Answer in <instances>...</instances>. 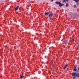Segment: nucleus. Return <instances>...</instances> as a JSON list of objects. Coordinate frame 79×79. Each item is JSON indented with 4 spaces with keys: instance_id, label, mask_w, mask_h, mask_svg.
<instances>
[{
    "instance_id": "f257e3e1",
    "label": "nucleus",
    "mask_w": 79,
    "mask_h": 79,
    "mask_svg": "<svg viewBox=\"0 0 79 79\" xmlns=\"http://www.w3.org/2000/svg\"><path fill=\"white\" fill-rule=\"evenodd\" d=\"M55 3L56 4H59V5L60 7L62 6L63 5H64V4H61V3H60V2H56Z\"/></svg>"
},
{
    "instance_id": "f03ea898",
    "label": "nucleus",
    "mask_w": 79,
    "mask_h": 79,
    "mask_svg": "<svg viewBox=\"0 0 79 79\" xmlns=\"http://www.w3.org/2000/svg\"><path fill=\"white\" fill-rule=\"evenodd\" d=\"M76 73L75 72V73H72V76H75L76 75Z\"/></svg>"
},
{
    "instance_id": "7ed1b4c3",
    "label": "nucleus",
    "mask_w": 79,
    "mask_h": 79,
    "mask_svg": "<svg viewBox=\"0 0 79 79\" xmlns=\"http://www.w3.org/2000/svg\"><path fill=\"white\" fill-rule=\"evenodd\" d=\"M76 66H74V67L73 69V70L74 71H76L77 70V69H76Z\"/></svg>"
},
{
    "instance_id": "20e7f679",
    "label": "nucleus",
    "mask_w": 79,
    "mask_h": 79,
    "mask_svg": "<svg viewBox=\"0 0 79 79\" xmlns=\"http://www.w3.org/2000/svg\"><path fill=\"white\" fill-rule=\"evenodd\" d=\"M19 6H17L16 7L15 9V11H16L17 10H18V8H19Z\"/></svg>"
},
{
    "instance_id": "39448f33",
    "label": "nucleus",
    "mask_w": 79,
    "mask_h": 79,
    "mask_svg": "<svg viewBox=\"0 0 79 79\" xmlns=\"http://www.w3.org/2000/svg\"><path fill=\"white\" fill-rule=\"evenodd\" d=\"M65 2H68V0H64L62 1L63 3H64Z\"/></svg>"
},
{
    "instance_id": "423d86ee",
    "label": "nucleus",
    "mask_w": 79,
    "mask_h": 79,
    "mask_svg": "<svg viewBox=\"0 0 79 79\" xmlns=\"http://www.w3.org/2000/svg\"><path fill=\"white\" fill-rule=\"evenodd\" d=\"M49 17H52L53 16V14H51L49 15Z\"/></svg>"
},
{
    "instance_id": "0eeeda50",
    "label": "nucleus",
    "mask_w": 79,
    "mask_h": 79,
    "mask_svg": "<svg viewBox=\"0 0 79 79\" xmlns=\"http://www.w3.org/2000/svg\"><path fill=\"white\" fill-rule=\"evenodd\" d=\"M76 77H79V73H77L76 74Z\"/></svg>"
},
{
    "instance_id": "6e6552de",
    "label": "nucleus",
    "mask_w": 79,
    "mask_h": 79,
    "mask_svg": "<svg viewBox=\"0 0 79 79\" xmlns=\"http://www.w3.org/2000/svg\"><path fill=\"white\" fill-rule=\"evenodd\" d=\"M49 12H46L45 13L44 15H48V14H49Z\"/></svg>"
},
{
    "instance_id": "1a4fd4ad",
    "label": "nucleus",
    "mask_w": 79,
    "mask_h": 79,
    "mask_svg": "<svg viewBox=\"0 0 79 79\" xmlns=\"http://www.w3.org/2000/svg\"><path fill=\"white\" fill-rule=\"evenodd\" d=\"M67 66H68V65L67 64H66L64 68V69H66V68L67 67Z\"/></svg>"
},
{
    "instance_id": "9d476101",
    "label": "nucleus",
    "mask_w": 79,
    "mask_h": 79,
    "mask_svg": "<svg viewBox=\"0 0 79 79\" xmlns=\"http://www.w3.org/2000/svg\"><path fill=\"white\" fill-rule=\"evenodd\" d=\"M69 5L68 3L66 4V6L67 7H68V6Z\"/></svg>"
},
{
    "instance_id": "9b49d317",
    "label": "nucleus",
    "mask_w": 79,
    "mask_h": 79,
    "mask_svg": "<svg viewBox=\"0 0 79 79\" xmlns=\"http://www.w3.org/2000/svg\"><path fill=\"white\" fill-rule=\"evenodd\" d=\"M76 76H74V77H73V79H74L76 78Z\"/></svg>"
},
{
    "instance_id": "f8f14e48",
    "label": "nucleus",
    "mask_w": 79,
    "mask_h": 79,
    "mask_svg": "<svg viewBox=\"0 0 79 79\" xmlns=\"http://www.w3.org/2000/svg\"><path fill=\"white\" fill-rule=\"evenodd\" d=\"M64 43H65V45H67V41H65Z\"/></svg>"
},
{
    "instance_id": "ddd939ff",
    "label": "nucleus",
    "mask_w": 79,
    "mask_h": 79,
    "mask_svg": "<svg viewBox=\"0 0 79 79\" xmlns=\"http://www.w3.org/2000/svg\"><path fill=\"white\" fill-rule=\"evenodd\" d=\"M74 8H76V5H74Z\"/></svg>"
},
{
    "instance_id": "4468645a",
    "label": "nucleus",
    "mask_w": 79,
    "mask_h": 79,
    "mask_svg": "<svg viewBox=\"0 0 79 79\" xmlns=\"http://www.w3.org/2000/svg\"><path fill=\"white\" fill-rule=\"evenodd\" d=\"M20 78H23V76H20Z\"/></svg>"
},
{
    "instance_id": "2eb2a0df",
    "label": "nucleus",
    "mask_w": 79,
    "mask_h": 79,
    "mask_svg": "<svg viewBox=\"0 0 79 79\" xmlns=\"http://www.w3.org/2000/svg\"><path fill=\"white\" fill-rule=\"evenodd\" d=\"M53 1V0H51V2H52Z\"/></svg>"
},
{
    "instance_id": "dca6fc26",
    "label": "nucleus",
    "mask_w": 79,
    "mask_h": 79,
    "mask_svg": "<svg viewBox=\"0 0 79 79\" xmlns=\"http://www.w3.org/2000/svg\"><path fill=\"white\" fill-rule=\"evenodd\" d=\"M73 42H74V39H73Z\"/></svg>"
},
{
    "instance_id": "f3484780",
    "label": "nucleus",
    "mask_w": 79,
    "mask_h": 79,
    "mask_svg": "<svg viewBox=\"0 0 79 79\" xmlns=\"http://www.w3.org/2000/svg\"><path fill=\"white\" fill-rule=\"evenodd\" d=\"M52 63H53V60H52Z\"/></svg>"
},
{
    "instance_id": "a211bd4d",
    "label": "nucleus",
    "mask_w": 79,
    "mask_h": 79,
    "mask_svg": "<svg viewBox=\"0 0 79 79\" xmlns=\"http://www.w3.org/2000/svg\"><path fill=\"white\" fill-rule=\"evenodd\" d=\"M75 79H76V78Z\"/></svg>"
}]
</instances>
